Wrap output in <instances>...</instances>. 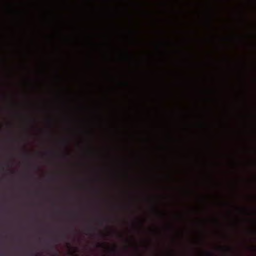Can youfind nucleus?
<instances>
[{
  "label": "nucleus",
  "instance_id": "obj_1",
  "mask_svg": "<svg viewBox=\"0 0 256 256\" xmlns=\"http://www.w3.org/2000/svg\"><path fill=\"white\" fill-rule=\"evenodd\" d=\"M112 252H113L114 253H116V252H117V250L116 249L114 248H113L111 250Z\"/></svg>",
  "mask_w": 256,
  "mask_h": 256
},
{
  "label": "nucleus",
  "instance_id": "obj_2",
  "mask_svg": "<svg viewBox=\"0 0 256 256\" xmlns=\"http://www.w3.org/2000/svg\"><path fill=\"white\" fill-rule=\"evenodd\" d=\"M105 246V244H99L98 245V247H102V246Z\"/></svg>",
  "mask_w": 256,
  "mask_h": 256
},
{
  "label": "nucleus",
  "instance_id": "obj_3",
  "mask_svg": "<svg viewBox=\"0 0 256 256\" xmlns=\"http://www.w3.org/2000/svg\"><path fill=\"white\" fill-rule=\"evenodd\" d=\"M208 256H213V254H212L211 252H208Z\"/></svg>",
  "mask_w": 256,
  "mask_h": 256
},
{
  "label": "nucleus",
  "instance_id": "obj_4",
  "mask_svg": "<svg viewBox=\"0 0 256 256\" xmlns=\"http://www.w3.org/2000/svg\"><path fill=\"white\" fill-rule=\"evenodd\" d=\"M226 250H230V248H227Z\"/></svg>",
  "mask_w": 256,
  "mask_h": 256
},
{
  "label": "nucleus",
  "instance_id": "obj_5",
  "mask_svg": "<svg viewBox=\"0 0 256 256\" xmlns=\"http://www.w3.org/2000/svg\"><path fill=\"white\" fill-rule=\"evenodd\" d=\"M154 210H156H156H156V208L155 207L154 208Z\"/></svg>",
  "mask_w": 256,
  "mask_h": 256
},
{
  "label": "nucleus",
  "instance_id": "obj_6",
  "mask_svg": "<svg viewBox=\"0 0 256 256\" xmlns=\"http://www.w3.org/2000/svg\"><path fill=\"white\" fill-rule=\"evenodd\" d=\"M2 132V128H1L0 127V132Z\"/></svg>",
  "mask_w": 256,
  "mask_h": 256
}]
</instances>
